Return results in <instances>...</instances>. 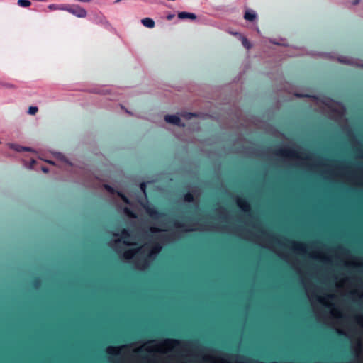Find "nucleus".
<instances>
[{"mask_svg":"<svg viewBox=\"0 0 363 363\" xmlns=\"http://www.w3.org/2000/svg\"><path fill=\"white\" fill-rule=\"evenodd\" d=\"M115 245L116 250L122 254L123 257L125 259H134L137 262L139 269H144L148 261L157 253H158L161 247H155L151 251L147 247H139L138 244L130 238L126 231H123L121 235H114Z\"/></svg>","mask_w":363,"mask_h":363,"instance_id":"f257e3e1","label":"nucleus"},{"mask_svg":"<svg viewBox=\"0 0 363 363\" xmlns=\"http://www.w3.org/2000/svg\"><path fill=\"white\" fill-rule=\"evenodd\" d=\"M178 342L173 340H167L162 343L156 341H151L143 345L140 348L136 346H121L119 347H108L107 352L111 355L125 354L126 352L131 351L137 352L140 355L143 354L145 351H158L164 352L168 350L174 348Z\"/></svg>","mask_w":363,"mask_h":363,"instance_id":"f03ea898","label":"nucleus"},{"mask_svg":"<svg viewBox=\"0 0 363 363\" xmlns=\"http://www.w3.org/2000/svg\"><path fill=\"white\" fill-rule=\"evenodd\" d=\"M164 120L169 123L174 124L182 127L184 126V124L181 123L179 117L176 115H167L164 117Z\"/></svg>","mask_w":363,"mask_h":363,"instance_id":"7ed1b4c3","label":"nucleus"},{"mask_svg":"<svg viewBox=\"0 0 363 363\" xmlns=\"http://www.w3.org/2000/svg\"><path fill=\"white\" fill-rule=\"evenodd\" d=\"M61 10H67L79 18H84L86 16V11L82 8H78L77 10L61 8Z\"/></svg>","mask_w":363,"mask_h":363,"instance_id":"20e7f679","label":"nucleus"},{"mask_svg":"<svg viewBox=\"0 0 363 363\" xmlns=\"http://www.w3.org/2000/svg\"><path fill=\"white\" fill-rule=\"evenodd\" d=\"M257 15L255 11L252 10H247L245 11L244 18L245 20L249 21H253L256 19Z\"/></svg>","mask_w":363,"mask_h":363,"instance_id":"39448f33","label":"nucleus"},{"mask_svg":"<svg viewBox=\"0 0 363 363\" xmlns=\"http://www.w3.org/2000/svg\"><path fill=\"white\" fill-rule=\"evenodd\" d=\"M178 16L179 18L184 19V18H191V19H195L196 16L194 13H187V12H181L178 14Z\"/></svg>","mask_w":363,"mask_h":363,"instance_id":"423d86ee","label":"nucleus"},{"mask_svg":"<svg viewBox=\"0 0 363 363\" xmlns=\"http://www.w3.org/2000/svg\"><path fill=\"white\" fill-rule=\"evenodd\" d=\"M54 155H55V157L57 160H60V161H62V162H65V163H66V164H67L69 165H71V163L68 161L67 159L65 158V157L62 153H60V152H55Z\"/></svg>","mask_w":363,"mask_h":363,"instance_id":"0eeeda50","label":"nucleus"},{"mask_svg":"<svg viewBox=\"0 0 363 363\" xmlns=\"http://www.w3.org/2000/svg\"><path fill=\"white\" fill-rule=\"evenodd\" d=\"M143 24L148 28H152L155 26V23L152 19L146 18L142 20Z\"/></svg>","mask_w":363,"mask_h":363,"instance_id":"6e6552de","label":"nucleus"},{"mask_svg":"<svg viewBox=\"0 0 363 363\" xmlns=\"http://www.w3.org/2000/svg\"><path fill=\"white\" fill-rule=\"evenodd\" d=\"M238 205L239 206V207L242 209L243 211H247V208H248V205H247V203L246 202L245 200L244 199H238Z\"/></svg>","mask_w":363,"mask_h":363,"instance_id":"1a4fd4ad","label":"nucleus"},{"mask_svg":"<svg viewBox=\"0 0 363 363\" xmlns=\"http://www.w3.org/2000/svg\"><path fill=\"white\" fill-rule=\"evenodd\" d=\"M338 61L345 64H354V61L352 59L348 58L347 57H341L338 58Z\"/></svg>","mask_w":363,"mask_h":363,"instance_id":"9d476101","label":"nucleus"},{"mask_svg":"<svg viewBox=\"0 0 363 363\" xmlns=\"http://www.w3.org/2000/svg\"><path fill=\"white\" fill-rule=\"evenodd\" d=\"M18 4L23 7H28L30 5V1L28 0H18Z\"/></svg>","mask_w":363,"mask_h":363,"instance_id":"9b49d317","label":"nucleus"},{"mask_svg":"<svg viewBox=\"0 0 363 363\" xmlns=\"http://www.w3.org/2000/svg\"><path fill=\"white\" fill-rule=\"evenodd\" d=\"M242 43L247 48L250 49L251 48V44L246 38L243 37L242 38Z\"/></svg>","mask_w":363,"mask_h":363,"instance_id":"f8f14e48","label":"nucleus"},{"mask_svg":"<svg viewBox=\"0 0 363 363\" xmlns=\"http://www.w3.org/2000/svg\"><path fill=\"white\" fill-rule=\"evenodd\" d=\"M38 111V107L36 106H30L28 109V113L31 115H34Z\"/></svg>","mask_w":363,"mask_h":363,"instance_id":"ddd939ff","label":"nucleus"},{"mask_svg":"<svg viewBox=\"0 0 363 363\" xmlns=\"http://www.w3.org/2000/svg\"><path fill=\"white\" fill-rule=\"evenodd\" d=\"M194 115L193 113H185L184 114V116L186 118H188V119H190L192 116H194Z\"/></svg>","mask_w":363,"mask_h":363,"instance_id":"4468645a","label":"nucleus"},{"mask_svg":"<svg viewBox=\"0 0 363 363\" xmlns=\"http://www.w3.org/2000/svg\"><path fill=\"white\" fill-rule=\"evenodd\" d=\"M185 200L187 201H191L192 200V196L191 194H186L185 196Z\"/></svg>","mask_w":363,"mask_h":363,"instance_id":"2eb2a0df","label":"nucleus"},{"mask_svg":"<svg viewBox=\"0 0 363 363\" xmlns=\"http://www.w3.org/2000/svg\"><path fill=\"white\" fill-rule=\"evenodd\" d=\"M48 8H49L50 9H51V10H53V9H58V7H57V6L54 5V4L50 5V6H48ZM59 9H61V8H59Z\"/></svg>","mask_w":363,"mask_h":363,"instance_id":"dca6fc26","label":"nucleus"},{"mask_svg":"<svg viewBox=\"0 0 363 363\" xmlns=\"http://www.w3.org/2000/svg\"><path fill=\"white\" fill-rule=\"evenodd\" d=\"M140 188H141V190L145 193V184H141Z\"/></svg>","mask_w":363,"mask_h":363,"instance_id":"f3484780","label":"nucleus"},{"mask_svg":"<svg viewBox=\"0 0 363 363\" xmlns=\"http://www.w3.org/2000/svg\"><path fill=\"white\" fill-rule=\"evenodd\" d=\"M10 147L12 148H14L13 145H11ZM15 150H16L17 151H20V150H23V147H15Z\"/></svg>","mask_w":363,"mask_h":363,"instance_id":"a211bd4d","label":"nucleus"},{"mask_svg":"<svg viewBox=\"0 0 363 363\" xmlns=\"http://www.w3.org/2000/svg\"><path fill=\"white\" fill-rule=\"evenodd\" d=\"M123 199L124 200V201H125V203H128V199H127L125 197H123Z\"/></svg>","mask_w":363,"mask_h":363,"instance_id":"6ab92c4d","label":"nucleus"},{"mask_svg":"<svg viewBox=\"0 0 363 363\" xmlns=\"http://www.w3.org/2000/svg\"><path fill=\"white\" fill-rule=\"evenodd\" d=\"M23 150H28V151H30V150H31L30 148H26V147H23Z\"/></svg>","mask_w":363,"mask_h":363,"instance_id":"aec40b11","label":"nucleus"},{"mask_svg":"<svg viewBox=\"0 0 363 363\" xmlns=\"http://www.w3.org/2000/svg\"><path fill=\"white\" fill-rule=\"evenodd\" d=\"M43 171L44 172H48V169H47L46 168H43Z\"/></svg>","mask_w":363,"mask_h":363,"instance_id":"412c9836","label":"nucleus"},{"mask_svg":"<svg viewBox=\"0 0 363 363\" xmlns=\"http://www.w3.org/2000/svg\"><path fill=\"white\" fill-rule=\"evenodd\" d=\"M148 212H149V213H150L151 216H152V215H153V212H152V211L148 210Z\"/></svg>","mask_w":363,"mask_h":363,"instance_id":"4be33fe9","label":"nucleus"},{"mask_svg":"<svg viewBox=\"0 0 363 363\" xmlns=\"http://www.w3.org/2000/svg\"><path fill=\"white\" fill-rule=\"evenodd\" d=\"M47 162H48V163H50V164H54V162H52V161H49V160H48Z\"/></svg>","mask_w":363,"mask_h":363,"instance_id":"5701e85b","label":"nucleus"},{"mask_svg":"<svg viewBox=\"0 0 363 363\" xmlns=\"http://www.w3.org/2000/svg\"><path fill=\"white\" fill-rule=\"evenodd\" d=\"M125 211L127 214H128V212L127 211V209H125Z\"/></svg>","mask_w":363,"mask_h":363,"instance_id":"b1692460","label":"nucleus"}]
</instances>
